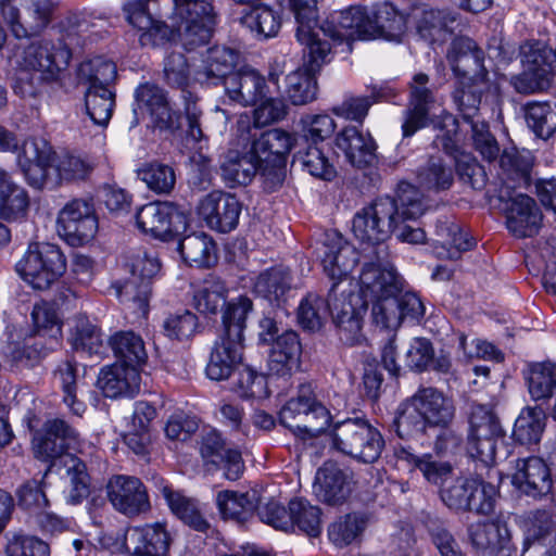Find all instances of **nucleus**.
Here are the masks:
<instances>
[{
    "label": "nucleus",
    "mask_w": 556,
    "mask_h": 556,
    "mask_svg": "<svg viewBox=\"0 0 556 556\" xmlns=\"http://www.w3.org/2000/svg\"><path fill=\"white\" fill-rule=\"evenodd\" d=\"M426 211L421 192L408 182H401L396 199L379 198L358 211L352 222V231L357 240L371 251L395 232L399 240L412 244L422 243L426 233L421 228L406 225V220L420 217Z\"/></svg>",
    "instance_id": "f257e3e1"
},
{
    "label": "nucleus",
    "mask_w": 556,
    "mask_h": 556,
    "mask_svg": "<svg viewBox=\"0 0 556 556\" xmlns=\"http://www.w3.org/2000/svg\"><path fill=\"white\" fill-rule=\"evenodd\" d=\"M149 0H134L125 4L128 22L142 31L140 42L157 46L178 40L192 50L208 42L215 26L212 4L206 0H173L170 26L154 20L148 11Z\"/></svg>",
    "instance_id": "f03ea898"
},
{
    "label": "nucleus",
    "mask_w": 556,
    "mask_h": 556,
    "mask_svg": "<svg viewBox=\"0 0 556 556\" xmlns=\"http://www.w3.org/2000/svg\"><path fill=\"white\" fill-rule=\"evenodd\" d=\"M79 434L62 419L48 420L42 431L33 439L35 456L43 462L61 458L68 482L67 502L78 504L89 493V476L86 465L74 455L65 452L78 450Z\"/></svg>",
    "instance_id": "7ed1b4c3"
},
{
    "label": "nucleus",
    "mask_w": 556,
    "mask_h": 556,
    "mask_svg": "<svg viewBox=\"0 0 556 556\" xmlns=\"http://www.w3.org/2000/svg\"><path fill=\"white\" fill-rule=\"evenodd\" d=\"M455 416L451 399L435 388H419L403 405L396 417V431L400 437L420 433L427 427L446 428Z\"/></svg>",
    "instance_id": "20e7f679"
},
{
    "label": "nucleus",
    "mask_w": 556,
    "mask_h": 556,
    "mask_svg": "<svg viewBox=\"0 0 556 556\" xmlns=\"http://www.w3.org/2000/svg\"><path fill=\"white\" fill-rule=\"evenodd\" d=\"M333 446L359 462L371 464L380 457L384 440L368 420L348 418L334 426Z\"/></svg>",
    "instance_id": "39448f33"
},
{
    "label": "nucleus",
    "mask_w": 556,
    "mask_h": 556,
    "mask_svg": "<svg viewBox=\"0 0 556 556\" xmlns=\"http://www.w3.org/2000/svg\"><path fill=\"white\" fill-rule=\"evenodd\" d=\"M66 263L60 249L47 242H34L16 264L20 276L34 289L46 290L63 275Z\"/></svg>",
    "instance_id": "423d86ee"
},
{
    "label": "nucleus",
    "mask_w": 556,
    "mask_h": 556,
    "mask_svg": "<svg viewBox=\"0 0 556 556\" xmlns=\"http://www.w3.org/2000/svg\"><path fill=\"white\" fill-rule=\"evenodd\" d=\"M132 278L117 288L121 302L146 316L151 295V280L160 273L161 263L156 252L138 251L129 262Z\"/></svg>",
    "instance_id": "0eeeda50"
},
{
    "label": "nucleus",
    "mask_w": 556,
    "mask_h": 556,
    "mask_svg": "<svg viewBox=\"0 0 556 556\" xmlns=\"http://www.w3.org/2000/svg\"><path fill=\"white\" fill-rule=\"evenodd\" d=\"M386 247L371 251H362V269L358 277L359 292L366 302H370L389 292H401V286L394 268L388 262Z\"/></svg>",
    "instance_id": "6e6552de"
},
{
    "label": "nucleus",
    "mask_w": 556,
    "mask_h": 556,
    "mask_svg": "<svg viewBox=\"0 0 556 556\" xmlns=\"http://www.w3.org/2000/svg\"><path fill=\"white\" fill-rule=\"evenodd\" d=\"M51 0H0V13L16 38L39 35L51 22Z\"/></svg>",
    "instance_id": "1a4fd4ad"
},
{
    "label": "nucleus",
    "mask_w": 556,
    "mask_h": 556,
    "mask_svg": "<svg viewBox=\"0 0 556 556\" xmlns=\"http://www.w3.org/2000/svg\"><path fill=\"white\" fill-rule=\"evenodd\" d=\"M72 53L62 43L51 41L33 42L15 55V64L23 71L40 74L45 81H58L66 71Z\"/></svg>",
    "instance_id": "9d476101"
},
{
    "label": "nucleus",
    "mask_w": 556,
    "mask_h": 556,
    "mask_svg": "<svg viewBox=\"0 0 556 556\" xmlns=\"http://www.w3.org/2000/svg\"><path fill=\"white\" fill-rule=\"evenodd\" d=\"M289 5L298 25L296 40L307 49L308 63L316 67L329 62L330 45L319 37L317 0H289Z\"/></svg>",
    "instance_id": "9b49d317"
},
{
    "label": "nucleus",
    "mask_w": 556,
    "mask_h": 556,
    "mask_svg": "<svg viewBox=\"0 0 556 556\" xmlns=\"http://www.w3.org/2000/svg\"><path fill=\"white\" fill-rule=\"evenodd\" d=\"M457 125V119L451 113L442 112L440 122L435 123V128L442 134L435 137L434 144L454 156L456 172L464 184L472 189H481L485 185V172L470 153L458 150Z\"/></svg>",
    "instance_id": "f8f14e48"
},
{
    "label": "nucleus",
    "mask_w": 556,
    "mask_h": 556,
    "mask_svg": "<svg viewBox=\"0 0 556 556\" xmlns=\"http://www.w3.org/2000/svg\"><path fill=\"white\" fill-rule=\"evenodd\" d=\"M337 289V283H332L328 294L329 313L339 329L340 339L353 345L362 338L363 318L369 303L353 292H341L338 296Z\"/></svg>",
    "instance_id": "ddd939ff"
},
{
    "label": "nucleus",
    "mask_w": 556,
    "mask_h": 556,
    "mask_svg": "<svg viewBox=\"0 0 556 556\" xmlns=\"http://www.w3.org/2000/svg\"><path fill=\"white\" fill-rule=\"evenodd\" d=\"M497 198L504 204L507 228L515 237H532L539 231L542 214L532 198L515 192L508 184L501 187Z\"/></svg>",
    "instance_id": "4468645a"
},
{
    "label": "nucleus",
    "mask_w": 556,
    "mask_h": 556,
    "mask_svg": "<svg viewBox=\"0 0 556 556\" xmlns=\"http://www.w3.org/2000/svg\"><path fill=\"white\" fill-rule=\"evenodd\" d=\"M317 257L324 273L337 287L349 277L358 262L362 263V252L333 230L325 232L317 248Z\"/></svg>",
    "instance_id": "2eb2a0df"
},
{
    "label": "nucleus",
    "mask_w": 556,
    "mask_h": 556,
    "mask_svg": "<svg viewBox=\"0 0 556 556\" xmlns=\"http://www.w3.org/2000/svg\"><path fill=\"white\" fill-rule=\"evenodd\" d=\"M58 233L71 245L91 241L98 231V218L92 202L74 199L58 215Z\"/></svg>",
    "instance_id": "dca6fc26"
},
{
    "label": "nucleus",
    "mask_w": 556,
    "mask_h": 556,
    "mask_svg": "<svg viewBox=\"0 0 556 556\" xmlns=\"http://www.w3.org/2000/svg\"><path fill=\"white\" fill-rule=\"evenodd\" d=\"M136 222L143 232L167 240L170 236L186 230L188 216L170 202H152L137 212Z\"/></svg>",
    "instance_id": "f3484780"
},
{
    "label": "nucleus",
    "mask_w": 556,
    "mask_h": 556,
    "mask_svg": "<svg viewBox=\"0 0 556 556\" xmlns=\"http://www.w3.org/2000/svg\"><path fill=\"white\" fill-rule=\"evenodd\" d=\"M429 77L415 74L409 84V100L402 115V134L412 137L429 124V113L434 103L433 91L429 88Z\"/></svg>",
    "instance_id": "a211bd4d"
},
{
    "label": "nucleus",
    "mask_w": 556,
    "mask_h": 556,
    "mask_svg": "<svg viewBox=\"0 0 556 556\" xmlns=\"http://www.w3.org/2000/svg\"><path fill=\"white\" fill-rule=\"evenodd\" d=\"M241 203L229 193L212 191L198 204V214L206 225L219 232H229L239 222Z\"/></svg>",
    "instance_id": "6ab92c4d"
},
{
    "label": "nucleus",
    "mask_w": 556,
    "mask_h": 556,
    "mask_svg": "<svg viewBox=\"0 0 556 556\" xmlns=\"http://www.w3.org/2000/svg\"><path fill=\"white\" fill-rule=\"evenodd\" d=\"M368 10L363 7H351L332 15L319 26V36L329 37L334 43L354 40H369L371 28L367 27Z\"/></svg>",
    "instance_id": "aec40b11"
},
{
    "label": "nucleus",
    "mask_w": 556,
    "mask_h": 556,
    "mask_svg": "<svg viewBox=\"0 0 556 556\" xmlns=\"http://www.w3.org/2000/svg\"><path fill=\"white\" fill-rule=\"evenodd\" d=\"M448 64L458 81H486L488 71L484 67V54L476 42L467 37L453 40L447 51Z\"/></svg>",
    "instance_id": "412c9836"
},
{
    "label": "nucleus",
    "mask_w": 556,
    "mask_h": 556,
    "mask_svg": "<svg viewBox=\"0 0 556 556\" xmlns=\"http://www.w3.org/2000/svg\"><path fill=\"white\" fill-rule=\"evenodd\" d=\"M240 60V52L233 48L212 47L203 54L200 64L194 66L193 79L201 85H224L226 78L235 73Z\"/></svg>",
    "instance_id": "4be33fe9"
},
{
    "label": "nucleus",
    "mask_w": 556,
    "mask_h": 556,
    "mask_svg": "<svg viewBox=\"0 0 556 556\" xmlns=\"http://www.w3.org/2000/svg\"><path fill=\"white\" fill-rule=\"evenodd\" d=\"M237 129L242 144L252 141L251 149L256 159L279 157L287 160L286 156L293 146L292 137L281 129L267 130L256 139V132L252 134L251 118L247 114L240 115L237 122Z\"/></svg>",
    "instance_id": "5701e85b"
},
{
    "label": "nucleus",
    "mask_w": 556,
    "mask_h": 556,
    "mask_svg": "<svg viewBox=\"0 0 556 556\" xmlns=\"http://www.w3.org/2000/svg\"><path fill=\"white\" fill-rule=\"evenodd\" d=\"M108 496L114 508L126 516H136L150 509L146 486L136 477L121 475L111 478Z\"/></svg>",
    "instance_id": "b1692460"
},
{
    "label": "nucleus",
    "mask_w": 556,
    "mask_h": 556,
    "mask_svg": "<svg viewBox=\"0 0 556 556\" xmlns=\"http://www.w3.org/2000/svg\"><path fill=\"white\" fill-rule=\"evenodd\" d=\"M511 483L521 493L535 498L549 493L553 479L543 458L529 456L517 459Z\"/></svg>",
    "instance_id": "393cba45"
},
{
    "label": "nucleus",
    "mask_w": 556,
    "mask_h": 556,
    "mask_svg": "<svg viewBox=\"0 0 556 556\" xmlns=\"http://www.w3.org/2000/svg\"><path fill=\"white\" fill-rule=\"evenodd\" d=\"M17 164L27 182L35 188H41L53 168L51 147L43 140H24L17 154Z\"/></svg>",
    "instance_id": "a878e982"
},
{
    "label": "nucleus",
    "mask_w": 556,
    "mask_h": 556,
    "mask_svg": "<svg viewBox=\"0 0 556 556\" xmlns=\"http://www.w3.org/2000/svg\"><path fill=\"white\" fill-rule=\"evenodd\" d=\"M302 345L293 330L277 336L268 354L267 368L269 375L289 377L300 367Z\"/></svg>",
    "instance_id": "bb28decb"
},
{
    "label": "nucleus",
    "mask_w": 556,
    "mask_h": 556,
    "mask_svg": "<svg viewBox=\"0 0 556 556\" xmlns=\"http://www.w3.org/2000/svg\"><path fill=\"white\" fill-rule=\"evenodd\" d=\"M225 93L242 106L254 105L265 97V78L254 68L243 66L226 78Z\"/></svg>",
    "instance_id": "cd10ccee"
},
{
    "label": "nucleus",
    "mask_w": 556,
    "mask_h": 556,
    "mask_svg": "<svg viewBox=\"0 0 556 556\" xmlns=\"http://www.w3.org/2000/svg\"><path fill=\"white\" fill-rule=\"evenodd\" d=\"M336 147L354 167L363 168L376 160L377 144L368 132L356 126H346L337 134Z\"/></svg>",
    "instance_id": "c85d7f7f"
},
{
    "label": "nucleus",
    "mask_w": 556,
    "mask_h": 556,
    "mask_svg": "<svg viewBox=\"0 0 556 556\" xmlns=\"http://www.w3.org/2000/svg\"><path fill=\"white\" fill-rule=\"evenodd\" d=\"M200 452L202 457L217 466H223L228 480H238L244 468L240 451L226 447L222 435L216 430H210L202 437Z\"/></svg>",
    "instance_id": "c756f323"
},
{
    "label": "nucleus",
    "mask_w": 556,
    "mask_h": 556,
    "mask_svg": "<svg viewBox=\"0 0 556 556\" xmlns=\"http://www.w3.org/2000/svg\"><path fill=\"white\" fill-rule=\"evenodd\" d=\"M469 536L482 556H511L510 532L506 525L496 521L472 523Z\"/></svg>",
    "instance_id": "7c9ffc66"
},
{
    "label": "nucleus",
    "mask_w": 556,
    "mask_h": 556,
    "mask_svg": "<svg viewBox=\"0 0 556 556\" xmlns=\"http://www.w3.org/2000/svg\"><path fill=\"white\" fill-rule=\"evenodd\" d=\"M98 386L106 397L134 396L139 391L140 375L132 366L115 363L100 371Z\"/></svg>",
    "instance_id": "2f4dec72"
},
{
    "label": "nucleus",
    "mask_w": 556,
    "mask_h": 556,
    "mask_svg": "<svg viewBox=\"0 0 556 556\" xmlns=\"http://www.w3.org/2000/svg\"><path fill=\"white\" fill-rule=\"evenodd\" d=\"M243 342L220 336L215 342L205 372L214 381L226 380L242 359Z\"/></svg>",
    "instance_id": "473e14b6"
},
{
    "label": "nucleus",
    "mask_w": 556,
    "mask_h": 556,
    "mask_svg": "<svg viewBox=\"0 0 556 556\" xmlns=\"http://www.w3.org/2000/svg\"><path fill=\"white\" fill-rule=\"evenodd\" d=\"M314 494L329 505L343 503L352 488L348 476L334 464H325L318 469L313 485Z\"/></svg>",
    "instance_id": "72a5a7b5"
},
{
    "label": "nucleus",
    "mask_w": 556,
    "mask_h": 556,
    "mask_svg": "<svg viewBox=\"0 0 556 556\" xmlns=\"http://www.w3.org/2000/svg\"><path fill=\"white\" fill-rule=\"evenodd\" d=\"M367 27L370 39H384L399 42L406 29L405 16L397 12L391 3H381L368 11Z\"/></svg>",
    "instance_id": "f704fd0d"
},
{
    "label": "nucleus",
    "mask_w": 556,
    "mask_h": 556,
    "mask_svg": "<svg viewBox=\"0 0 556 556\" xmlns=\"http://www.w3.org/2000/svg\"><path fill=\"white\" fill-rule=\"evenodd\" d=\"M126 540L132 545L131 555L164 556L169 546L168 533L161 523L131 528Z\"/></svg>",
    "instance_id": "c9c22d12"
},
{
    "label": "nucleus",
    "mask_w": 556,
    "mask_h": 556,
    "mask_svg": "<svg viewBox=\"0 0 556 556\" xmlns=\"http://www.w3.org/2000/svg\"><path fill=\"white\" fill-rule=\"evenodd\" d=\"M138 109L151 117L154 125L161 129L174 125L173 113L164 91L153 84H142L136 90Z\"/></svg>",
    "instance_id": "e433bc0d"
},
{
    "label": "nucleus",
    "mask_w": 556,
    "mask_h": 556,
    "mask_svg": "<svg viewBox=\"0 0 556 556\" xmlns=\"http://www.w3.org/2000/svg\"><path fill=\"white\" fill-rule=\"evenodd\" d=\"M29 203L27 191L0 168V218L7 222L25 218Z\"/></svg>",
    "instance_id": "4c0bfd02"
},
{
    "label": "nucleus",
    "mask_w": 556,
    "mask_h": 556,
    "mask_svg": "<svg viewBox=\"0 0 556 556\" xmlns=\"http://www.w3.org/2000/svg\"><path fill=\"white\" fill-rule=\"evenodd\" d=\"M399 463L409 469H418L424 478L434 485L446 484L453 477V467L448 462L434 459L431 454L416 455L410 450L402 447L396 452Z\"/></svg>",
    "instance_id": "58836bf2"
},
{
    "label": "nucleus",
    "mask_w": 556,
    "mask_h": 556,
    "mask_svg": "<svg viewBox=\"0 0 556 556\" xmlns=\"http://www.w3.org/2000/svg\"><path fill=\"white\" fill-rule=\"evenodd\" d=\"M304 68H298L290 73L287 78L286 92L294 105H303L316 97V80L314 74L323 65L312 66L308 63L307 49L303 47Z\"/></svg>",
    "instance_id": "ea45409f"
},
{
    "label": "nucleus",
    "mask_w": 556,
    "mask_h": 556,
    "mask_svg": "<svg viewBox=\"0 0 556 556\" xmlns=\"http://www.w3.org/2000/svg\"><path fill=\"white\" fill-rule=\"evenodd\" d=\"M533 544L545 546L544 554L556 551V518L545 510L535 511L526 523L523 553Z\"/></svg>",
    "instance_id": "a19ab883"
},
{
    "label": "nucleus",
    "mask_w": 556,
    "mask_h": 556,
    "mask_svg": "<svg viewBox=\"0 0 556 556\" xmlns=\"http://www.w3.org/2000/svg\"><path fill=\"white\" fill-rule=\"evenodd\" d=\"M178 250L186 263L197 267H208L216 261V245L204 232L186 236L179 242Z\"/></svg>",
    "instance_id": "79ce46f5"
},
{
    "label": "nucleus",
    "mask_w": 556,
    "mask_h": 556,
    "mask_svg": "<svg viewBox=\"0 0 556 556\" xmlns=\"http://www.w3.org/2000/svg\"><path fill=\"white\" fill-rule=\"evenodd\" d=\"M258 495L254 490L247 492L222 491L217 494L216 503L224 518L244 521L253 514Z\"/></svg>",
    "instance_id": "37998d69"
},
{
    "label": "nucleus",
    "mask_w": 556,
    "mask_h": 556,
    "mask_svg": "<svg viewBox=\"0 0 556 556\" xmlns=\"http://www.w3.org/2000/svg\"><path fill=\"white\" fill-rule=\"evenodd\" d=\"M160 491L170 510L185 523L197 531H205L208 522L204 519L197 503L179 492L174 491L169 485L164 484Z\"/></svg>",
    "instance_id": "c03bdc74"
},
{
    "label": "nucleus",
    "mask_w": 556,
    "mask_h": 556,
    "mask_svg": "<svg viewBox=\"0 0 556 556\" xmlns=\"http://www.w3.org/2000/svg\"><path fill=\"white\" fill-rule=\"evenodd\" d=\"M109 343L119 364L137 368L147 361L144 342L134 331H118L110 338Z\"/></svg>",
    "instance_id": "a18cd8bd"
},
{
    "label": "nucleus",
    "mask_w": 556,
    "mask_h": 556,
    "mask_svg": "<svg viewBox=\"0 0 556 556\" xmlns=\"http://www.w3.org/2000/svg\"><path fill=\"white\" fill-rule=\"evenodd\" d=\"M553 49L544 41L528 40L519 47V56L526 71L533 75L546 74V78L553 79Z\"/></svg>",
    "instance_id": "49530a36"
},
{
    "label": "nucleus",
    "mask_w": 556,
    "mask_h": 556,
    "mask_svg": "<svg viewBox=\"0 0 556 556\" xmlns=\"http://www.w3.org/2000/svg\"><path fill=\"white\" fill-rule=\"evenodd\" d=\"M253 292L269 302H279L290 289L289 273L282 268H269L250 278Z\"/></svg>",
    "instance_id": "de8ad7c7"
},
{
    "label": "nucleus",
    "mask_w": 556,
    "mask_h": 556,
    "mask_svg": "<svg viewBox=\"0 0 556 556\" xmlns=\"http://www.w3.org/2000/svg\"><path fill=\"white\" fill-rule=\"evenodd\" d=\"M241 24L257 38H270L278 34L280 15L266 4L250 8L241 16Z\"/></svg>",
    "instance_id": "09e8293b"
},
{
    "label": "nucleus",
    "mask_w": 556,
    "mask_h": 556,
    "mask_svg": "<svg viewBox=\"0 0 556 556\" xmlns=\"http://www.w3.org/2000/svg\"><path fill=\"white\" fill-rule=\"evenodd\" d=\"M416 28L421 38L429 41L441 39L446 31L453 30L456 16L450 12L422 9L415 14Z\"/></svg>",
    "instance_id": "8fccbe9b"
},
{
    "label": "nucleus",
    "mask_w": 556,
    "mask_h": 556,
    "mask_svg": "<svg viewBox=\"0 0 556 556\" xmlns=\"http://www.w3.org/2000/svg\"><path fill=\"white\" fill-rule=\"evenodd\" d=\"M525 119L536 137L548 139L556 130V104L532 101L525 105Z\"/></svg>",
    "instance_id": "3c124183"
},
{
    "label": "nucleus",
    "mask_w": 556,
    "mask_h": 556,
    "mask_svg": "<svg viewBox=\"0 0 556 556\" xmlns=\"http://www.w3.org/2000/svg\"><path fill=\"white\" fill-rule=\"evenodd\" d=\"M488 88L486 81L460 80L453 92V101L465 122L480 117L481 94Z\"/></svg>",
    "instance_id": "603ef678"
},
{
    "label": "nucleus",
    "mask_w": 556,
    "mask_h": 556,
    "mask_svg": "<svg viewBox=\"0 0 556 556\" xmlns=\"http://www.w3.org/2000/svg\"><path fill=\"white\" fill-rule=\"evenodd\" d=\"M367 525L368 518L366 515L348 514L329 526V540L339 547L348 546L362 538Z\"/></svg>",
    "instance_id": "864d4df0"
},
{
    "label": "nucleus",
    "mask_w": 556,
    "mask_h": 556,
    "mask_svg": "<svg viewBox=\"0 0 556 556\" xmlns=\"http://www.w3.org/2000/svg\"><path fill=\"white\" fill-rule=\"evenodd\" d=\"M115 94L103 86L87 87L85 106L90 119L99 126H106L112 117Z\"/></svg>",
    "instance_id": "5fc2aeb1"
},
{
    "label": "nucleus",
    "mask_w": 556,
    "mask_h": 556,
    "mask_svg": "<svg viewBox=\"0 0 556 556\" xmlns=\"http://www.w3.org/2000/svg\"><path fill=\"white\" fill-rule=\"evenodd\" d=\"M417 178L421 187L434 192L448 190L454 182L452 167L439 156L430 157L418 170Z\"/></svg>",
    "instance_id": "6e6d98bb"
},
{
    "label": "nucleus",
    "mask_w": 556,
    "mask_h": 556,
    "mask_svg": "<svg viewBox=\"0 0 556 556\" xmlns=\"http://www.w3.org/2000/svg\"><path fill=\"white\" fill-rule=\"evenodd\" d=\"M400 292H389L370 301L371 321L381 329H397L403 321V312L399 304Z\"/></svg>",
    "instance_id": "4d7b16f0"
},
{
    "label": "nucleus",
    "mask_w": 556,
    "mask_h": 556,
    "mask_svg": "<svg viewBox=\"0 0 556 556\" xmlns=\"http://www.w3.org/2000/svg\"><path fill=\"white\" fill-rule=\"evenodd\" d=\"M546 415L542 407H526L515 421L514 438L521 444L536 443L545 427Z\"/></svg>",
    "instance_id": "13d9d810"
},
{
    "label": "nucleus",
    "mask_w": 556,
    "mask_h": 556,
    "mask_svg": "<svg viewBox=\"0 0 556 556\" xmlns=\"http://www.w3.org/2000/svg\"><path fill=\"white\" fill-rule=\"evenodd\" d=\"M252 311V301L248 296H239L228 302L223 314L224 337L243 342L245 319Z\"/></svg>",
    "instance_id": "bf43d9fd"
},
{
    "label": "nucleus",
    "mask_w": 556,
    "mask_h": 556,
    "mask_svg": "<svg viewBox=\"0 0 556 556\" xmlns=\"http://www.w3.org/2000/svg\"><path fill=\"white\" fill-rule=\"evenodd\" d=\"M225 180L231 184L247 185L257 172V159L250 150V154L239 155L230 151L220 166Z\"/></svg>",
    "instance_id": "052dcab7"
},
{
    "label": "nucleus",
    "mask_w": 556,
    "mask_h": 556,
    "mask_svg": "<svg viewBox=\"0 0 556 556\" xmlns=\"http://www.w3.org/2000/svg\"><path fill=\"white\" fill-rule=\"evenodd\" d=\"M527 382L533 400L552 397L556 390V364L552 362L534 364L529 370Z\"/></svg>",
    "instance_id": "680f3d73"
},
{
    "label": "nucleus",
    "mask_w": 556,
    "mask_h": 556,
    "mask_svg": "<svg viewBox=\"0 0 556 556\" xmlns=\"http://www.w3.org/2000/svg\"><path fill=\"white\" fill-rule=\"evenodd\" d=\"M330 424V412L316 399L315 395L312 407L304 414L299 426L295 427L293 434L303 442H306L324 433L329 428Z\"/></svg>",
    "instance_id": "e2e57ef3"
},
{
    "label": "nucleus",
    "mask_w": 556,
    "mask_h": 556,
    "mask_svg": "<svg viewBox=\"0 0 556 556\" xmlns=\"http://www.w3.org/2000/svg\"><path fill=\"white\" fill-rule=\"evenodd\" d=\"M31 318L37 337H48L49 349H54L61 337V324L55 308L47 302L37 303L33 308Z\"/></svg>",
    "instance_id": "0e129e2a"
},
{
    "label": "nucleus",
    "mask_w": 556,
    "mask_h": 556,
    "mask_svg": "<svg viewBox=\"0 0 556 556\" xmlns=\"http://www.w3.org/2000/svg\"><path fill=\"white\" fill-rule=\"evenodd\" d=\"M315 393L309 384L300 387L298 395L291 397L280 409L279 420L280 424L289 428L292 433L295 427L304 417V414L309 410L313 405Z\"/></svg>",
    "instance_id": "69168bd1"
},
{
    "label": "nucleus",
    "mask_w": 556,
    "mask_h": 556,
    "mask_svg": "<svg viewBox=\"0 0 556 556\" xmlns=\"http://www.w3.org/2000/svg\"><path fill=\"white\" fill-rule=\"evenodd\" d=\"M72 341L75 350L86 351L90 355H99L105 351L104 336L101 330L85 317L75 320Z\"/></svg>",
    "instance_id": "338daca9"
},
{
    "label": "nucleus",
    "mask_w": 556,
    "mask_h": 556,
    "mask_svg": "<svg viewBox=\"0 0 556 556\" xmlns=\"http://www.w3.org/2000/svg\"><path fill=\"white\" fill-rule=\"evenodd\" d=\"M302 169L311 176L331 181L337 176V169L326 153L317 144H311L298 154Z\"/></svg>",
    "instance_id": "774afa93"
}]
</instances>
